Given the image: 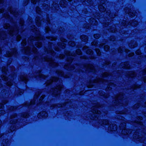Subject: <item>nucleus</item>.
<instances>
[{
	"label": "nucleus",
	"mask_w": 146,
	"mask_h": 146,
	"mask_svg": "<svg viewBox=\"0 0 146 146\" xmlns=\"http://www.w3.org/2000/svg\"><path fill=\"white\" fill-rule=\"evenodd\" d=\"M6 36V34L3 32H0V39H1L4 40L5 39Z\"/></svg>",
	"instance_id": "obj_28"
},
{
	"label": "nucleus",
	"mask_w": 146,
	"mask_h": 146,
	"mask_svg": "<svg viewBox=\"0 0 146 146\" xmlns=\"http://www.w3.org/2000/svg\"><path fill=\"white\" fill-rule=\"evenodd\" d=\"M66 54L67 55L69 56H70V55H72V56H73L74 55V54L73 53H71V52L69 51H67L66 53Z\"/></svg>",
	"instance_id": "obj_47"
},
{
	"label": "nucleus",
	"mask_w": 146,
	"mask_h": 146,
	"mask_svg": "<svg viewBox=\"0 0 146 146\" xmlns=\"http://www.w3.org/2000/svg\"><path fill=\"white\" fill-rule=\"evenodd\" d=\"M109 74V73L107 72H106L104 74H103V77L104 78L106 76H107Z\"/></svg>",
	"instance_id": "obj_59"
},
{
	"label": "nucleus",
	"mask_w": 146,
	"mask_h": 146,
	"mask_svg": "<svg viewBox=\"0 0 146 146\" xmlns=\"http://www.w3.org/2000/svg\"><path fill=\"white\" fill-rule=\"evenodd\" d=\"M125 50V52H126L129 51L128 49H125V47H120L118 49V52H122L123 51Z\"/></svg>",
	"instance_id": "obj_22"
},
{
	"label": "nucleus",
	"mask_w": 146,
	"mask_h": 146,
	"mask_svg": "<svg viewBox=\"0 0 146 146\" xmlns=\"http://www.w3.org/2000/svg\"><path fill=\"white\" fill-rule=\"evenodd\" d=\"M46 38L49 40L50 39V40H55L56 39L55 38L52 37H47Z\"/></svg>",
	"instance_id": "obj_52"
},
{
	"label": "nucleus",
	"mask_w": 146,
	"mask_h": 146,
	"mask_svg": "<svg viewBox=\"0 0 146 146\" xmlns=\"http://www.w3.org/2000/svg\"><path fill=\"white\" fill-rule=\"evenodd\" d=\"M128 14L129 15L132 17H133L135 15V12L132 13L131 12H130L128 13Z\"/></svg>",
	"instance_id": "obj_45"
},
{
	"label": "nucleus",
	"mask_w": 146,
	"mask_h": 146,
	"mask_svg": "<svg viewBox=\"0 0 146 146\" xmlns=\"http://www.w3.org/2000/svg\"><path fill=\"white\" fill-rule=\"evenodd\" d=\"M61 41L62 42H66V40L64 38H62L60 39Z\"/></svg>",
	"instance_id": "obj_62"
},
{
	"label": "nucleus",
	"mask_w": 146,
	"mask_h": 146,
	"mask_svg": "<svg viewBox=\"0 0 146 146\" xmlns=\"http://www.w3.org/2000/svg\"><path fill=\"white\" fill-rule=\"evenodd\" d=\"M4 28L5 29H8L9 33L11 35H13L18 33V29L15 28H13L10 27L8 23H6L4 25Z\"/></svg>",
	"instance_id": "obj_2"
},
{
	"label": "nucleus",
	"mask_w": 146,
	"mask_h": 146,
	"mask_svg": "<svg viewBox=\"0 0 146 146\" xmlns=\"http://www.w3.org/2000/svg\"><path fill=\"white\" fill-rule=\"evenodd\" d=\"M63 88V86L61 83L59 84H58L54 88L51 89L50 93L54 96H57L60 93V91Z\"/></svg>",
	"instance_id": "obj_3"
},
{
	"label": "nucleus",
	"mask_w": 146,
	"mask_h": 146,
	"mask_svg": "<svg viewBox=\"0 0 146 146\" xmlns=\"http://www.w3.org/2000/svg\"><path fill=\"white\" fill-rule=\"evenodd\" d=\"M139 107V104H135L134 106V108H138Z\"/></svg>",
	"instance_id": "obj_61"
},
{
	"label": "nucleus",
	"mask_w": 146,
	"mask_h": 146,
	"mask_svg": "<svg viewBox=\"0 0 146 146\" xmlns=\"http://www.w3.org/2000/svg\"><path fill=\"white\" fill-rule=\"evenodd\" d=\"M123 93H120L119 95L117 96L115 98V100L116 102V105H118V103H120V101L119 100H120L122 99L123 98ZM122 105H123V104H121Z\"/></svg>",
	"instance_id": "obj_9"
},
{
	"label": "nucleus",
	"mask_w": 146,
	"mask_h": 146,
	"mask_svg": "<svg viewBox=\"0 0 146 146\" xmlns=\"http://www.w3.org/2000/svg\"><path fill=\"white\" fill-rule=\"evenodd\" d=\"M58 80V79L55 77H52V78L49 80H48L46 82V84L47 85H49L50 84H51L52 82L54 81H56L57 80Z\"/></svg>",
	"instance_id": "obj_16"
},
{
	"label": "nucleus",
	"mask_w": 146,
	"mask_h": 146,
	"mask_svg": "<svg viewBox=\"0 0 146 146\" xmlns=\"http://www.w3.org/2000/svg\"><path fill=\"white\" fill-rule=\"evenodd\" d=\"M26 41L25 40H23L21 42V44L22 45H25L26 44Z\"/></svg>",
	"instance_id": "obj_58"
},
{
	"label": "nucleus",
	"mask_w": 146,
	"mask_h": 146,
	"mask_svg": "<svg viewBox=\"0 0 146 146\" xmlns=\"http://www.w3.org/2000/svg\"><path fill=\"white\" fill-rule=\"evenodd\" d=\"M31 47H25L24 49V52L27 54H29L31 53V52H33L34 53H36L37 52V49L35 47H34L33 46H30Z\"/></svg>",
	"instance_id": "obj_5"
},
{
	"label": "nucleus",
	"mask_w": 146,
	"mask_h": 146,
	"mask_svg": "<svg viewBox=\"0 0 146 146\" xmlns=\"http://www.w3.org/2000/svg\"><path fill=\"white\" fill-rule=\"evenodd\" d=\"M132 132L131 129H124L122 130V134L126 135L130 134Z\"/></svg>",
	"instance_id": "obj_11"
},
{
	"label": "nucleus",
	"mask_w": 146,
	"mask_h": 146,
	"mask_svg": "<svg viewBox=\"0 0 146 146\" xmlns=\"http://www.w3.org/2000/svg\"><path fill=\"white\" fill-rule=\"evenodd\" d=\"M109 30L110 31H111L112 32H115L116 31V29L113 27L109 29Z\"/></svg>",
	"instance_id": "obj_48"
},
{
	"label": "nucleus",
	"mask_w": 146,
	"mask_h": 146,
	"mask_svg": "<svg viewBox=\"0 0 146 146\" xmlns=\"http://www.w3.org/2000/svg\"><path fill=\"white\" fill-rule=\"evenodd\" d=\"M96 51L97 54L98 55L100 56L101 55V53L99 49L98 48H96Z\"/></svg>",
	"instance_id": "obj_49"
},
{
	"label": "nucleus",
	"mask_w": 146,
	"mask_h": 146,
	"mask_svg": "<svg viewBox=\"0 0 146 146\" xmlns=\"http://www.w3.org/2000/svg\"><path fill=\"white\" fill-rule=\"evenodd\" d=\"M60 4L62 7H65L66 5V2L64 0L61 1L60 2Z\"/></svg>",
	"instance_id": "obj_31"
},
{
	"label": "nucleus",
	"mask_w": 146,
	"mask_h": 146,
	"mask_svg": "<svg viewBox=\"0 0 146 146\" xmlns=\"http://www.w3.org/2000/svg\"><path fill=\"white\" fill-rule=\"evenodd\" d=\"M89 23L92 25H97L98 22L96 19L93 18H91L89 20Z\"/></svg>",
	"instance_id": "obj_20"
},
{
	"label": "nucleus",
	"mask_w": 146,
	"mask_h": 146,
	"mask_svg": "<svg viewBox=\"0 0 146 146\" xmlns=\"http://www.w3.org/2000/svg\"><path fill=\"white\" fill-rule=\"evenodd\" d=\"M8 142V140H6L5 141H3L2 142V144L4 146H7V143Z\"/></svg>",
	"instance_id": "obj_46"
},
{
	"label": "nucleus",
	"mask_w": 146,
	"mask_h": 146,
	"mask_svg": "<svg viewBox=\"0 0 146 146\" xmlns=\"http://www.w3.org/2000/svg\"><path fill=\"white\" fill-rule=\"evenodd\" d=\"M99 122L101 125H106L109 123L108 121L106 119L100 120L99 121Z\"/></svg>",
	"instance_id": "obj_23"
},
{
	"label": "nucleus",
	"mask_w": 146,
	"mask_h": 146,
	"mask_svg": "<svg viewBox=\"0 0 146 146\" xmlns=\"http://www.w3.org/2000/svg\"><path fill=\"white\" fill-rule=\"evenodd\" d=\"M39 116H41L42 117H46L48 116V114L45 111H43L40 112L39 114L38 115V117Z\"/></svg>",
	"instance_id": "obj_24"
},
{
	"label": "nucleus",
	"mask_w": 146,
	"mask_h": 146,
	"mask_svg": "<svg viewBox=\"0 0 146 146\" xmlns=\"http://www.w3.org/2000/svg\"><path fill=\"white\" fill-rule=\"evenodd\" d=\"M70 65H65L64 66V68L65 69H69V70H72L73 69H74V67H70Z\"/></svg>",
	"instance_id": "obj_33"
},
{
	"label": "nucleus",
	"mask_w": 146,
	"mask_h": 146,
	"mask_svg": "<svg viewBox=\"0 0 146 146\" xmlns=\"http://www.w3.org/2000/svg\"><path fill=\"white\" fill-rule=\"evenodd\" d=\"M2 71L3 74L1 75V77L3 80L5 81H7V85L9 86H10L12 85V82L11 80H12L13 78L11 77V75H9V77L7 78V74L8 72V71L5 67H3L2 68Z\"/></svg>",
	"instance_id": "obj_1"
},
{
	"label": "nucleus",
	"mask_w": 146,
	"mask_h": 146,
	"mask_svg": "<svg viewBox=\"0 0 146 146\" xmlns=\"http://www.w3.org/2000/svg\"><path fill=\"white\" fill-rule=\"evenodd\" d=\"M127 113V110H125L123 111H117L116 112V113L118 114H126Z\"/></svg>",
	"instance_id": "obj_34"
},
{
	"label": "nucleus",
	"mask_w": 146,
	"mask_h": 146,
	"mask_svg": "<svg viewBox=\"0 0 146 146\" xmlns=\"http://www.w3.org/2000/svg\"><path fill=\"white\" fill-rule=\"evenodd\" d=\"M76 52L77 54L78 55L81 54L82 52L80 49H78L76 50Z\"/></svg>",
	"instance_id": "obj_50"
},
{
	"label": "nucleus",
	"mask_w": 146,
	"mask_h": 146,
	"mask_svg": "<svg viewBox=\"0 0 146 146\" xmlns=\"http://www.w3.org/2000/svg\"><path fill=\"white\" fill-rule=\"evenodd\" d=\"M136 42L134 41H132L129 43V46L131 48H133L137 46Z\"/></svg>",
	"instance_id": "obj_18"
},
{
	"label": "nucleus",
	"mask_w": 146,
	"mask_h": 146,
	"mask_svg": "<svg viewBox=\"0 0 146 146\" xmlns=\"http://www.w3.org/2000/svg\"><path fill=\"white\" fill-rule=\"evenodd\" d=\"M126 123L124 122L122 123L120 125V127L121 129H124L126 127Z\"/></svg>",
	"instance_id": "obj_36"
},
{
	"label": "nucleus",
	"mask_w": 146,
	"mask_h": 146,
	"mask_svg": "<svg viewBox=\"0 0 146 146\" xmlns=\"http://www.w3.org/2000/svg\"><path fill=\"white\" fill-rule=\"evenodd\" d=\"M100 95H101V96H103V95H104L105 97H106V98H107L108 97L106 96V95H105V93L104 92H99V93Z\"/></svg>",
	"instance_id": "obj_53"
},
{
	"label": "nucleus",
	"mask_w": 146,
	"mask_h": 146,
	"mask_svg": "<svg viewBox=\"0 0 146 146\" xmlns=\"http://www.w3.org/2000/svg\"><path fill=\"white\" fill-rule=\"evenodd\" d=\"M108 129L111 131H115L117 129L116 125L114 124H111L108 127Z\"/></svg>",
	"instance_id": "obj_10"
},
{
	"label": "nucleus",
	"mask_w": 146,
	"mask_h": 146,
	"mask_svg": "<svg viewBox=\"0 0 146 146\" xmlns=\"http://www.w3.org/2000/svg\"><path fill=\"white\" fill-rule=\"evenodd\" d=\"M105 5L103 4V5H100L99 7L100 11L101 12H104L106 10V9L104 7Z\"/></svg>",
	"instance_id": "obj_25"
},
{
	"label": "nucleus",
	"mask_w": 146,
	"mask_h": 146,
	"mask_svg": "<svg viewBox=\"0 0 146 146\" xmlns=\"http://www.w3.org/2000/svg\"><path fill=\"white\" fill-rule=\"evenodd\" d=\"M56 73L59 75L63 76L65 78H68L70 77L68 75H65L64 73L61 70H57L56 71Z\"/></svg>",
	"instance_id": "obj_17"
},
{
	"label": "nucleus",
	"mask_w": 146,
	"mask_h": 146,
	"mask_svg": "<svg viewBox=\"0 0 146 146\" xmlns=\"http://www.w3.org/2000/svg\"><path fill=\"white\" fill-rule=\"evenodd\" d=\"M109 48V46L108 45H106L104 46V50L106 51H108Z\"/></svg>",
	"instance_id": "obj_51"
},
{
	"label": "nucleus",
	"mask_w": 146,
	"mask_h": 146,
	"mask_svg": "<svg viewBox=\"0 0 146 146\" xmlns=\"http://www.w3.org/2000/svg\"><path fill=\"white\" fill-rule=\"evenodd\" d=\"M19 23H20V25L22 27V25H23V23H24L22 19H21Z\"/></svg>",
	"instance_id": "obj_56"
},
{
	"label": "nucleus",
	"mask_w": 146,
	"mask_h": 146,
	"mask_svg": "<svg viewBox=\"0 0 146 146\" xmlns=\"http://www.w3.org/2000/svg\"><path fill=\"white\" fill-rule=\"evenodd\" d=\"M8 11L11 14H12L13 15L15 16H16V14L18 13L16 12L15 10V9H12V8L11 7H9V8L8 9Z\"/></svg>",
	"instance_id": "obj_15"
},
{
	"label": "nucleus",
	"mask_w": 146,
	"mask_h": 146,
	"mask_svg": "<svg viewBox=\"0 0 146 146\" xmlns=\"http://www.w3.org/2000/svg\"><path fill=\"white\" fill-rule=\"evenodd\" d=\"M103 82V79H101L99 78H97L96 79H95L94 81V83H96L97 82Z\"/></svg>",
	"instance_id": "obj_32"
},
{
	"label": "nucleus",
	"mask_w": 146,
	"mask_h": 146,
	"mask_svg": "<svg viewBox=\"0 0 146 146\" xmlns=\"http://www.w3.org/2000/svg\"><path fill=\"white\" fill-rule=\"evenodd\" d=\"M80 38L84 42L87 41L88 40L87 36L84 35H82L80 36Z\"/></svg>",
	"instance_id": "obj_27"
},
{
	"label": "nucleus",
	"mask_w": 146,
	"mask_h": 146,
	"mask_svg": "<svg viewBox=\"0 0 146 146\" xmlns=\"http://www.w3.org/2000/svg\"><path fill=\"white\" fill-rule=\"evenodd\" d=\"M121 67L123 68H129L130 67V66L129 64V62H128L122 63L120 64Z\"/></svg>",
	"instance_id": "obj_12"
},
{
	"label": "nucleus",
	"mask_w": 146,
	"mask_h": 146,
	"mask_svg": "<svg viewBox=\"0 0 146 146\" xmlns=\"http://www.w3.org/2000/svg\"><path fill=\"white\" fill-rule=\"evenodd\" d=\"M100 104L99 103H97V104L94 106L92 108V112L96 114H100L101 113L100 111H98L96 110V108L101 107Z\"/></svg>",
	"instance_id": "obj_7"
},
{
	"label": "nucleus",
	"mask_w": 146,
	"mask_h": 146,
	"mask_svg": "<svg viewBox=\"0 0 146 146\" xmlns=\"http://www.w3.org/2000/svg\"><path fill=\"white\" fill-rule=\"evenodd\" d=\"M94 37L96 39H98L100 37V36L98 34H95L94 35Z\"/></svg>",
	"instance_id": "obj_55"
},
{
	"label": "nucleus",
	"mask_w": 146,
	"mask_h": 146,
	"mask_svg": "<svg viewBox=\"0 0 146 146\" xmlns=\"http://www.w3.org/2000/svg\"><path fill=\"white\" fill-rule=\"evenodd\" d=\"M138 23L137 21H135L133 20L132 22L131 23V25L132 26H135L137 25L138 24Z\"/></svg>",
	"instance_id": "obj_37"
},
{
	"label": "nucleus",
	"mask_w": 146,
	"mask_h": 146,
	"mask_svg": "<svg viewBox=\"0 0 146 146\" xmlns=\"http://www.w3.org/2000/svg\"><path fill=\"white\" fill-rule=\"evenodd\" d=\"M127 74L129 76L131 77H134L136 75L135 73L133 71L129 72Z\"/></svg>",
	"instance_id": "obj_29"
},
{
	"label": "nucleus",
	"mask_w": 146,
	"mask_h": 146,
	"mask_svg": "<svg viewBox=\"0 0 146 146\" xmlns=\"http://www.w3.org/2000/svg\"><path fill=\"white\" fill-rule=\"evenodd\" d=\"M36 12L38 14H40L41 11L40 8L38 7H37L36 8Z\"/></svg>",
	"instance_id": "obj_44"
},
{
	"label": "nucleus",
	"mask_w": 146,
	"mask_h": 146,
	"mask_svg": "<svg viewBox=\"0 0 146 146\" xmlns=\"http://www.w3.org/2000/svg\"><path fill=\"white\" fill-rule=\"evenodd\" d=\"M37 28L35 27V26H33V27L31 28V29L32 30H33L34 29V31L35 30L36 31V33H37V35L35 37H30L29 39V41L31 40V42H32L33 40H38L41 39V35L39 34V31L37 30Z\"/></svg>",
	"instance_id": "obj_4"
},
{
	"label": "nucleus",
	"mask_w": 146,
	"mask_h": 146,
	"mask_svg": "<svg viewBox=\"0 0 146 146\" xmlns=\"http://www.w3.org/2000/svg\"><path fill=\"white\" fill-rule=\"evenodd\" d=\"M115 84L112 83H110L109 84L108 88L107 89L108 90H110L113 87H115Z\"/></svg>",
	"instance_id": "obj_30"
},
{
	"label": "nucleus",
	"mask_w": 146,
	"mask_h": 146,
	"mask_svg": "<svg viewBox=\"0 0 146 146\" xmlns=\"http://www.w3.org/2000/svg\"><path fill=\"white\" fill-rule=\"evenodd\" d=\"M29 0H24L23 5L25 6L28 3Z\"/></svg>",
	"instance_id": "obj_54"
},
{
	"label": "nucleus",
	"mask_w": 146,
	"mask_h": 146,
	"mask_svg": "<svg viewBox=\"0 0 146 146\" xmlns=\"http://www.w3.org/2000/svg\"><path fill=\"white\" fill-rule=\"evenodd\" d=\"M136 54H137L139 55L141 54L140 51L139 50H138L136 51Z\"/></svg>",
	"instance_id": "obj_60"
},
{
	"label": "nucleus",
	"mask_w": 146,
	"mask_h": 146,
	"mask_svg": "<svg viewBox=\"0 0 146 146\" xmlns=\"http://www.w3.org/2000/svg\"><path fill=\"white\" fill-rule=\"evenodd\" d=\"M43 61H46L50 62V64L51 66H57L58 64L55 62L52 59L50 58H49L48 57H46L43 59Z\"/></svg>",
	"instance_id": "obj_6"
},
{
	"label": "nucleus",
	"mask_w": 146,
	"mask_h": 146,
	"mask_svg": "<svg viewBox=\"0 0 146 146\" xmlns=\"http://www.w3.org/2000/svg\"><path fill=\"white\" fill-rule=\"evenodd\" d=\"M17 50L16 48H13L10 51L7 52L6 56L7 57H10L13 55H15Z\"/></svg>",
	"instance_id": "obj_8"
},
{
	"label": "nucleus",
	"mask_w": 146,
	"mask_h": 146,
	"mask_svg": "<svg viewBox=\"0 0 146 146\" xmlns=\"http://www.w3.org/2000/svg\"><path fill=\"white\" fill-rule=\"evenodd\" d=\"M28 116V114L27 113H25L23 115V117L25 118H27Z\"/></svg>",
	"instance_id": "obj_64"
},
{
	"label": "nucleus",
	"mask_w": 146,
	"mask_h": 146,
	"mask_svg": "<svg viewBox=\"0 0 146 146\" xmlns=\"http://www.w3.org/2000/svg\"><path fill=\"white\" fill-rule=\"evenodd\" d=\"M137 134V132H136L135 133V134H134V137H135V138H138V139H139V138H141V137H141L139 135H138V136L136 137L135 136V135H136Z\"/></svg>",
	"instance_id": "obj_57"
},
{
	"label": "nucleus",
	"mask_w": 146,
	"mask_h": 146,
	"mask_svg": "<svg viewBox=\"0 0 146 146\" xmlns=\"http://www.w3.org/2000/svg\"><path fill=\"white\" fill-rule=\"evenodd\" d=\"M36 46L38 47H40L42 45L41 43L40 42H37L36 44Z\"/></svg>",
	"instance_id": "obj_43"
},
{
	"label": "nucleus",
	"mask_w": 146,
	"mask_h": 146,
	"mask_svg": "<svg viewBox=\"0 0 146 146\" xmlns=\"http://www.w3.org/2000/svg\"><path fill=\"white\" fill-rule=\"evenodd\" d=\"M88 47L86 46H84L83 48V50L84 51H86V53L88 54H92L93 52L91 49H87Z\"/></svg>",
	"instance_id": "obj_13"
},
{
	"label": "nucleus",
	"mask_w": 146,
	"mask_h": 146,
	"mask_svg": "<svg viewBox=\"0 0 146 146\" xmlns=\"http://www.w3.org/2000/svg\"><path fill=\"white\" fill-rule=\"evenodd\" d=\"M40 93L41 92L40 90L37 91L35 95L34 98H36L40 94Z\"/></svg>",
	"instance_id": "obj_38"
},
{
	"label": "nucleus",
	"mask_w": 146,
	"mask_h": 146,
	"mask_svg": "<svg viewBox=\"0 0 146 146\" xmlns=\"http://www.w3.org/2000/svg\"><path fill=\"white\" fill-rule=\"evenodd\" d=\"M68 44L70 46H74L75 45V42L74 41H70L68 42Z\"/></svg>",
	"instance_id": "obj_39"
},
{
	"label": "nucleus",
	"mask_w": 146,
	"mask_h": 146,
	"mask_svg": "<svg viewBox=\"0 0 146 146\" xmlns=\"http://www.w3.org/2000/svg\"><path fill=\"white\" fill-rule=\"evenodd\" d=\"M58 46L61 47L62 48H64L66 45L64 43H58Z\"/></svg>",
	"instance_id": "obj_40"
},
{
	"label": "nucleus",
	"mask_w": 146,
	"mask_h": 146,
	"mask_svg": "<svg viewBox=\"0 0 146 146\" xmlns=\"http://www.w3.org/2000/svg\"><path fill=\"white\" fill-rule=\"evenodd\" d=\"M86 69H90L92 70L93 72L94 71V66L91 64H87L83 66Z\"/></svg>",
	"instance_id": "obj_14"
},
{
	"label": "nucleus",
	"mask_w": 146,
	"mask_h": 146,
	"mask_svg": "<svg viewBox=\"0 0 146 146\" xmlns=\"http://www.w3.org/2000/svg\"><path fill=\"white\" fill-rule=\"evenodd\" d=\"M21 38V37L20 36H17V41H19Z\"/></svg>",
	"instance_id": "obj_63"
},
{
	"label": "nucleus",
	"mask_w": 146,
	"mask_h": 146,
	"mask_svg": "<svg viewBox=\"0 0 146 146\" xmlns=\"http://www.w3.org/2000/svg\"><path fill=\"white\" fill-rule=\"evenodd\" d=\"M35 104V101L34 100H32L31 101L30 103H27L26 104L28 106L30 105H33Z\"/></svg>",
	"instance_id": "obj_42"
},
{
	"label": "nucleus",
	"mask_w": 146,
	"mask_h": 146,
	"mask_svg": "<svg viewBox=\"0 0 146 146\" xmlns=\"http://www.w3.org/2000/svg\"><path fill=\"white\" fill-rule=\"evenodd\" d=\"M42 20L40 17H37L36 19V23L38 26H40L41 25Z\"/></svg>",
	"instance_id": "obj_19"
},
{
	"label": "nucleus",
	"mask_w": 146,
	"mask_h": 146,
	"mask_svg": "<svg viewBox=\"0 0 146 146\" xmlns=\"http://www.w3.org/2000/svg\"><path fill=\"white\" fill-rule=\"evenodd\" d=\"M47 52L48 53H51L52 54V55L53 56H54V51L52 50L51 48H49L48 49H47Z\"/></svg>",
	"instance_id": "obj_35"
},
{
	"label": "nucleus",
	"mask_w": 146,
	"mask_h": 146,
	"mask_svg": "<svg viewBox=\"0 0 146 146\" xmlns=\"http://www.w3.org/2000/svg\"><path fill=\"white\" fill-rule=\"evenodd\" d=\"M37 75H38L39 77L40 78H45V76L40 72L38 73Z\"/></svg>",
	"instance_id": "obj_41"
},
{
	"label": "nucleus",
	"mask_w": 146,
	"mask_h": 146,
	"mask_svg": "<svg viewBox=\"0 0 146 146\" xmlns=\"http://www.w3.org/2000/svg\"><path fill=\"white\" fill-rule=\"evenodd\" d=\"M28 80V78L26 76L22 75L20 76L19 79V80L24 81L26 82Z\"/></svg>",
	"instance_id": "obj_21"
},
{
	"label": "nucleus",
	"mask_w": 146,
	"mask_h": 146,
	"mask_svg": "<svg viewBox=\"0 0 146 146\" xmlns=\"http://www.w3.org/2000/svg\"><path fill=\"white\" fill-rule=\"evenodd\" d=\"M63 106V105L60 104H53L51 105L50 107L52 109L54 108H57L58 107L59 108Z\"/></svg>",
	"instance_id": "obj_26"
}]
</instances>
